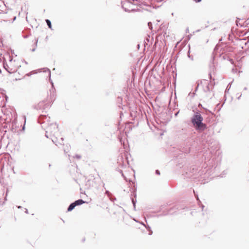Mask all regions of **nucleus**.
<instances>
[{"label": "nucleus", "instance_id": "nucleus-2", "mask_svg": "<svg viewBox=\"0 0 249 249\" xmlns=\"http://www.w3.org/2000/svg\"><path fill=\"white\" fill-rule=\"evenodd\" d=\"M84 203H85V202L83 200L78 199V200L75 201L74 202L71 203L69 206V207L68 209V211H71L75 208V206L81 205Z\"/></svg>", "mask_w": 249, "mask_h": 249}, {"label": "nucleus", "instance_id": "nucleus-5", "mask_svg": "<svg viewBox=\"0 0 249 249\" xmlns=\"http://www.w3.org/2000/svg\"><path fill=\"white\" fill-rule=\"evenodd\" d=\"M30 29L29 28L27 29L25 31L22 32V36L24 38H27L30 36Z\"/></svg>", "mask_w": 249, "mask_h": 249}, {"label": "nucleus", "instance_id": "nucleus-14", "mask_svg": "<svg viewBox=\"0 0 249 249\" xmlns=\"http://www.w3.org/2000/svg\"><path fill=\"white\" fill-rule=\"evenodd\" d=\"M61 140L63 141V138H61Z\"/></svg>", "mask_w": 249, "mask_h": 249}, {"label": "nucleus", "instance_id": "nucleus-9", "mask_svg": "<svg viewBox=\"0 0 249 249\" xmlns=\"http://www.w3.org/2000/svg\"><path fill=\"white\" fill-rule=\"evenodd\" d=\"M53 142H57V138H54L53 140Z\"/></svg>", "mask_w": 249, "mask_h": 249}, {"label": "nucleus", "instance_id": "nucleus-8", "mask_svg": "<svg viewBox=\"0 0 249 249\" xmlns=\"http://www.w3.org/2000/svg\"><path fill=\"white\" fill-rule=\"evenodd\" d=\"M24 210H25V213H28V210L26 208H24Z\"/></svg>", "mask_w": 249, "mask_h": 249}, {"label": "nucleus", "instance_id": "nucleus-10", "mask_svg": "<svg viewBox=\"0 0 249 249\" xmlns=\"http://www.w3.org/2000/svg\"><path fill=\"white\" fill-rule=\"evenodd\" d=\"M193 1L196 2H200L201 1V0H193Z\"/></svg>", "mask_w": 249, "mask_h": 249}, {"label": "nucleus", "instance_id": "nucleus-6", "mask_svg": "<svg viewBox=\"0 0 249 249\" xmlns=\"http://www.w3.org/2000/svg\"><path fill=\"white\" fill-rule=\"evenodd\" d=\"M46 22L49 26V28L52 29V24L51 21L49 19H46Z\"/></svg>", "mask_w": 249, "mask_h": 249}, {"label": "nucleus", "instance_id": "nucleus-7", "mask_svg": "<svg viewBox=\"0 0 249 249\" xmlns=\"http://www.w3.org/2000/svg\"><path fill=\"white\" fill-rule=\"evenodd\" d=\"M148 26L150 28L152 29V27H151L152 23L151 22H149L148 23Z\"/></svg>", "mask_w": 249, "mask_h": 249}, {"label": "nucleus", "instance_id": "nucleus-4", "mask_svg": "<svg viewBox=\"0 0 249 249\" xmlns=\"http://www.w3.org/2000/svg\"><path fill=\"white\" fill-rule=\"evenodd\" d=\"M1 127L2 131L6 133L7 129L10 130V123L9 122L5 123L4 124L2 125Z\"/></svg>", "mask_w": 249, "mask_h": 249}, {"label": "nucleus", "instance_id": "nucleus-1", "mask_svg": "<svg viewBox=\"0 0 249 249\" xmlns=\"http://www.w3.org/2000/svg\"><path fill=\"white\" fill-rule=\"evenodd\" d=\"M202 117L200 114L197 113L194 116L192 123L197 129L204 130L206 128V125L202 123Z\"/></svg>", "mask_w": 249, "mask_h": 249}, {"label": "nucleus", "instance_id": "nucleus-11", "mask_svg": "<svg viewBox=\"0 0 249 249\" xmlns=\"http://www.w3.org/2000/svg\"><path fill=\"white\" fill-rule=\"evenodd\" d=\"M27 76H30V75H31V72H29L28 73H27Z\"/></svg>", "mask_w": 249, "mask_h": 249}, {"label": "nucleus", "instance_id": "nucleus-13", "mask_svg": "<svg viewBox=\"0 0 249 249\" xmlns=\"http://www.w3.org/2000/svg\"><path fill=\"white\" fill-rule=\"evenodd\" d=\"M26 20L28 21V19H27V17H26Z\"/></svg>", "mask_w": 249, "mask_h": 249}, {"label": "nucleus", "instance_id": "nucleus-12", "mask_svg": "<svg viewBox=\"0 0 249 249\" xmlns=\"http://www.w3.org/2000/svg\"><path fill=\"white\" fill-rule=\"evenodd\" d=\"M16 207H17L18 208H19H19H22V207H21V206H17Z\"/></svg>", "mask_w": 249, "mask_h": 249}, {"label": "nucleus", "instance_id": "nucleus-3", "mask_svg": "<svg viewBox=\"0 0 249 249\" xmlns=\"http://www.w3.org/2000/svg\"><path fill=\"white\" fill-rule=\"evenodd\" d=\"M9 123H10V130L13 132H15L17 127V121L14 119L13 121Z\"/></svg>", "mask_w": 249, "mask_h": 249}]
</instances>
